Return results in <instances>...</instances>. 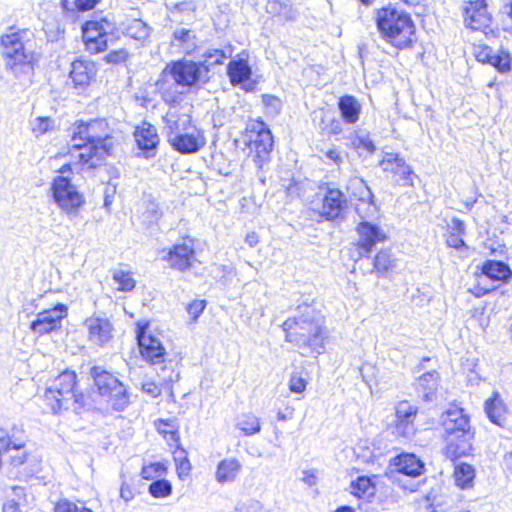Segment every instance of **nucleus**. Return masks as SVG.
<instances>
[{
	"label": "nucleus",
	"instance_id": "obj_1",
	"mask_svg": "<svg viewBox=\"0 0 512 512\" xmlns=\"http://www.w3.org/2000/svg\"><path fill=\"white\" fill-rule=\"evenodd\" d=\"M111 130L105 119H93L89 122L75 123L71 135V147L77 154L81 169H96L111 155Z\"/></svg>",
	"mask_w": 512,
	"mask_h": 512
},
{
	"label": "nucleus",
	"instance_id": "obj_2",
	"mask_svg": "<svg viewBox=\"0 0 512 512\" xmlns=\"http://www.w3.org/2000/svg\"><path fill=\"white\" fill-rule=\"evenodd\" d=\"M298 311V316L288 318L282 324L285 340L297 346L303 356L323 353V324L319 315L309 305L299 306Z\"/></svg>",
	"mask_w": 512,
	"mask_h": 512
},
{
	"label": "nucleus",
	"instance_id": "obj_3",
	"mask_svg": "<svg viewBox=\"0 0 512 512\" xmlns=\"http://www.w3.org/2000/svg\"><path fill=\"white\" fill-rule=\"evenodd\" d=\"M34 33L28 28L11 26L0 37L1 54L5 66L16 78L30 75L34 70L32 41Z\"/></svg>",
	"mask_w": 512,
	"mask_h": 512
},
{
	"label": "nucleus",
	"instance_id": "obj_4",
	"mask_svg": "<svg viewBox=\"0 0 512 512\" xmlns=\"http://www.w3.org/2000/svg\"><path fill=\"white\" fill-rule=\"evenodd\" d=\"M43 397L55 414L62 409L72 408L75 413L80 414L94 408L91 395L79 390L77 374L71 370H65L54 378L45 389Z\"/></svg>",
	"mask_w": 512,
	"mask_h": 512
},
{
	"label": "nucleus",
	"instance_id": "obj_5",
	"mask_svg": "<svg viewBox=\"0 0 512 512\" xmlns=\"http://www.w3.org/2000/svg\"><path fill=\"white\" fill-rule=\"evenodd\" d=\"M375 21L382 38L396 48L403 49L412 43L415 25L408 13L391 6L383 7L377 10Z\"/></svg>",
	"mask_w": 512,
	"mask_h": 512
},
{
	"label": "nucleus",
	"instance_id": "obj_6",
	"mask_svg": "<svg viewBox=\"0 0 512 512\" xmlns=\"http://www.w3.org/2000/svg\"><path fill=\"white\" fill-rule=\"evenodd\" d=\"M443 437L448 452L454 457L466 456L472 449L473 432L463 409H448L442 415Z\"/></svg>",
	"mask_w": 512,
	"mask_h": 512
},
{
	"label": "nucleus",
	"instance_id": "obj_7",
	"mask_svg": "<svg viewBox=\"0 0 512 512\" xmlns=\"http://www.w3.org/2000/svg\"><path fill=\"white\" fill-rule=\"evenodd\" d=\"M90 375L99 395L107 399L113 410L120 412L128 407L130 395L117 377L100 366L92 367Z\"/></svg>",
	"mask_w": 512,
	"mask_h": 512
},
{
	"label": "nucleus",
	"instance_id": "obj_8",
	"mask_svg": "<svg viewBox=\"0 0 512 512\" xmlns=\"http://www.w3.org/2000/svg\"><path fill=\"white\" fill-rule=\"evenodd\" d=\"M51 191L54 202L69 217L77 216L78 210L85 204L83 194L68 177L56 176L52 181Z\"/></svg>",
	"mask_w": 512,
	"mask_h": 512
},
{
	"label": "nucleus",
	"instance_id": "obj_9",
	"mask_svg": "<svg viewBox=\"0 0 512 512\" xmlns=\"http://www.w3.org/2000/svg\"><path fill=\"white\" fill-rule=\"evenodd\" d=\"M247 137L253 161L262 168L269 161L274 145L272 133L263 121H255L248 125Z\"/></svg>",
	"mask_w": 512,
	"mask_h": 512
},
{
	"label": "nucleus",
	"instance_id": "obj_10",
	"mask_svg": "<svg viewBox=\"0 0 512 512\" xmlns=\"http://www.w3.org/2000/svg\"><path fill=\"white\" fill-rule=\"evenodd\" d=\"M164 71L169 72L177 85L185 87L209 80L208 67L205 63L180 60L167 65Z\"/></svg>",
	"mask_w": 512,
	"mask_h": 512
},
{
	"label": "nucleus",
	"instance_id": "obj_11",
	"mask_svg": "<svg viewBox=\"0 0 512 512\" xmlns=\"http://www.w3.org/2000/svg\"><path fill=\"white\" fill-rule=\"evenodd\" d=\"M148 324H137L136 339L142 358L150 364H159L164 361L165 348L159 338L147 333Z\"/></svg>",
	"mask_w": 512,
	"mask_h": 512
},
{
	"label": "nucleus",
	"instance_id": "obj_12",
	"mask_svg": "<svg viewBox=\"0 0 512 512\" xmlns=\"http://www.w3.org/2000/svg\"><path fill=\"white\" fill-rule=\"evenodd\" d=\"M348 208L346 195L338 188L327 187L319 214L327 221H342Z\"/></svg>",
	"mask_w": 512,
	"mask_h": 512
},
{
	"label": "nucleus",
	"instance_id": "obj_13",
	"mask_svg": "<svg viewBox=\"0 0 512 512\" xmlns=\"http://www.w3.org/2000/svg\"><path fill=\"white\" fill-rule=\"evenodd\" d=\"M418 407L408 401H401L396 406V420L393 427V434L405 440H411L416 432L415 419Z\"/></svg>",
	"mask_w": 512,
	"mask_h": 512
},
{
	"label": "nucleus",
	"instance_id": "obj_14",
	"mask_svg": "<svg viewBox=\"0 0 512 512\" xmlns=\"http://www.w3.org/2000/svg\"><path fill=\"white\" fill-rule=\"evenodd\" d=\"M67 316V307L57 304L54 308L44 310L36 315L30 323V330L37 335H44L61 328L62 320Z\"/></svg>",
	"mask_w": 512,
	"mask_h": 512
},
{
	"label": "nucleus",
	"instance_id": "obj_15",
	"mask_svg": "<svg viewBox=\"0 0 512 512\" xmlns=\"http://www.w3.org/2000/svg\"><path fill=\"white\" fill-rule=\"evenodd\" d=\"M464 22L473 30H481L486 35L492 32L490 28L491 15L487 11L485 0H469L464 8Z\"/></svg>",
	"mask_w": 512,
	"mask_h": 512
},
{
	"label": "nucleus",
	"instance_id": "obj_16",
	"mask_svg": "<svg viewBox=\"0 0 512 512\" xmlns=\"http://www.w3.org/2000/svg\"><path fill=\"white\" fill-rule=\"evenodd\" d=\"M359 236L358 247L361 257H368L376 244L384 242L386 235L382 229L370 221H360L356 227Z\"/></svg>",
	"mask_w": 512,
	"mask_h": 512
},
{
	"label": "nucleus",
	"instance_id": "obj_17",
	"mask_svg": "<svg viewBox=\"0 0 512 512\" xmlns=\"http://www.w3.org/2000/svg\"><path fill=\"white\" fill-rule=\"evenodd\" d=\"M133 135L137 147L142 151L145 158L150 159L156 156L160 137L154 125L143 121L135 127Z\"/></svg>",
	"mask_w": 512,
	"mask_h": 512
},
{
	"label": "nucleus",
	"instance_id": "obj_18",
	"mask_svg": "<svg viewBox=\"0 0 512 512\" xmlns=\"http://www.w3.org/2000/svg\"><path fill=\"white\" fill-rule=\"evenodd\" d=\"M393 472L416 478L425 472L424 462L414 453H401L390 460Z\"/></svg>",
	"mask_w": 512,
	"mask_h": 512
},
{
	"label": "nucleus",
	"instance_id": "obj_19",
	"mask_svg": "<svg viewBox=\"0 0 512 512\" xmlns=\"http://www.w3.org/2000/svg\"><path fill=\"white\" fill-rule=\"evenodd\" d=\"M169 263L172 269L185 271L191 267L194 259V247L192 243L175 244L162 257Z\"/></svg>",
	"mask_w": 512,
	"mask_h": 512
},
{
	"label": "nucleus",
	"instance_id": "obj_20",
	"mask_svg": "<svg viewBox=\"0 0 512 512\" xmlns=\"http://www.w3.org/2000/svg\"><path fill=\"white\" fill-rule=\"evenodd\" d=\"M89 340L103 347L112 339L113 326L106 318L90 317L85 320Z\"/></svg>",
	"mask_w": 512,
	"mask_h": 512
},
{
	"label": "nucleus",
	"instance_id": "obj_21",
	"mask_svg": "<svg viewBox=\"0 0 512 512\" xmlns=\"http://www.w3.org/2000/svg\"><path fill=\"white\" fill-rule=\"evenodd\" d=\"M168 143L175 151L181 154H193L205 145V139L199 132L189 133L185 131L174 136Z\"/></svg>",
	"mask_w": 512,
	"mask_h": 512
},
{
	"label": "nucleus",
	"instance_id": "obj_22",
	"mask_svg": "<svg viewBox=\"0 0 512 512\" xmlns=\"http://www.w3.org/2000/svg\"><path fill=\"white\" fill-rule=\"evenodd\" d=\"M95 75V66L86 60H75L71 64L70 78L75 88L84 90Z\"/></svg>",
	"mask_w": 512,
	"mask_h": 512
},
{
	"label": "nucleus",
	"instance_id": "obj_23",
	"mask_svg": "<svg viewBox=\"0 0 512 512\" xmlns=\"http://www.w3.org/2000/svg\"><path fill=\"white\" fill-rule=\"evenodd\" d=\"M191 121L192 119L189 114H179L176 111L169 110L163 117L167 141H170L174 136L187 131L191 125Z\"/></svg>",
	"mask_w": 512,
	"mask_h": 512
},
{
	"label": "nucleus",
	"instance_id": "obj_24",
	"mask_svg": "<svg viewBox=\"0 0 512 512\" xmlns=\"http://www.w3.org/2000/svg\"><path fill=\"white\" fill-rule=\"evenodd\" d=\"M439 374L437 371L423 373L416 380V391L419 398L425 402H432L436 398L439 386Z\"/></svg>",
	"mask_w": 512,
	"mask_h": 512
},
{
	"label": "nucleus",
	"instance_id": "obj_25",
	"mask_svg": "<svg viewBox=\"0 0 512 512\" xmlns=\"http://www.w3.org/2000/svg\"><path fill=\"white\" fill-rule=\"evenodd\" d=\"M482 274L492 281L506 283L512 277V270L508 264L498 260H486L481 266Z\"/></svg>",
	"mask_w": 512,
	"mask_h": 512
},
{
	"label": "nucleus",
	"instance_id": "obj_26",
	"mask_svg": "<svg viewBox=\"0 0 512 512\" xmlns=\"http://www.w3.org/2000/svg\"><path fill=\"white\" fill-rule=\"evenodd\" d=\"M346 146L355 150L359 156H368L372 155L375 150V144L371 140L369 134L365 131H356L354 133H350L346 137Z\"/></svg>",
	"mask_w": 512,
	"mask_h": 512
},
{
	"label": "nucleus",
	"instance_id": "obj_27",
	"mask_svg": "<svg viewBox=\"0 0 512 512\" xmlns=\"http://www.w3.org/2000/svg\"><path fill=\"white\" fill-rule=\"evenodd\" d=\"M242 469L241 463L235 458H227L219 462L215 479L218 483L234 482Z\"/></svg>",
	"mask_w": 512,
	"mask_h": 512
},
{
	"label": "nucleus",
	"instance_id": "obj_28",
	"mask_svg": "<svg viewBox=\"0 0 512 512\" xmlns=\"http://www.w3.org/2000/svg\"><path fill=\"white\" fill-rule=\"evenodd\" d=\"M252 74L251 67L246 59L240 58L231 60L227 66V75L232 85H240L250 79Z\"/></svg>",
	"mask_w": 512,
	"mask_h": 512
},
{
	"label": "nucleus",
	"instance_id": "obj_29",
	"mask_svg": "<svg viewBox=\"0 0 512 512\" xmlns=\"http://www.w3.org/2000/svg\"><path fill=\"white\" fill-rule=\"evenodd\" d=\"M485 412L492 423L500 427L504 426L506 422V409L497 392H495L491 398L486 400Z\"/></svg>",
	"mask_w": 512,
	"mask_h": 512
},
{
	"label": "nucleus",
	"instance_id": "obj_30",
	"mask_svg": "<svg viewBox=\"0 0 512 512\" xmlns=\"http://www.w3.org/2000/svg\"><path fill=\"white\" fill-rule=\"evenodd\" d=\"M360 182L365 187V193L359 198L360 203L357 204L355 210L361 221H368V219L374 218L377 214V207L374 202V195L370 188L360 179Z\"/></svg>",
	"mask_w": 512,
	"mask_h": 512
},
{
	"label": "nucleus",
	"instance_id": "obj_31",
	"mask_svg": "<svg viewBox=\"0 0 512 512\" xmlns=\"http://www.w3.org/2000/svg\"><path fill=\"white\" fill-rule=\"evenodd\" d=\"M338 108L346 123L353 124L358 121L361 113V105L354 96H342L339 99Z\"/></svg>",
	"mask_w": 512,
	"mask_h": 512
},
{
	"label": "nucleus",
	"instance_id": "obj_32",
	"mask_svg": "<svg viewBox=\"0 0 512 512\" xmlns=\"http://www.w3.org/2000/svg\"><path fill=\"white\" fill-rule=\"evenodd\" d=\"M266 11L283 21L293 20L297 16L291 0H268Z\"/></svg>",
	"mask_w": 512,
	"mask_h": 512
},
{
	"label": "nucleus",
	"instance_id": "obj_33",
	"mask_svg": "<svg viewBox=\"0 0 512 512\" xmlns=\"http://www.w3.org/2000/svg\"><path fill=\"white\" fill-rule=\"evenodd\" d=\"M124 33L135 40L145 41L150 35V27L141 19H131L125 24Z\"/></svg>",
	"mask_w": 512,
	"mask_h": 512
},
{
	"label": "nucleus",
	"instance_id": "obj_34",
	"mask_svg": "<svg viewBox=\"0 0 512 512\" xmlns=\"http://www.w3.org/2000/svg\"><path fill=\"white\" fill-rule=\"evenodd\" d=\"M475 478V469L467 463H460L455 466L454 479L457 486L469 488L472 486Z\"/></svg>",
	"mask_w": 512,
	"mask_h": 512
},
{
	"label": "nucleus",
	"instance_id": "obj_35",
	"mask_svg": "<svg viewBox=\"0 0 512 512\" xmlns=\"http://www.w3.org/2000/svg\"><path fill=\"white\" fill-rule=\"evenodd\" d=\"M351 493L359 498L371 497L375 494V486L369 477L361 476L351 483Z\"/></svg>",
	"mask_w": 512,
	"mask_h": 512
},
{
	"label": "nucleus",
	"instance_id": "obj_36",
	"mask_svg": "<svg viewBox=\"0 0 512 512\" xmlns=\"http://www.w3.org/2000/svg\"><path fill=\"white\" fill-rule=\"evenodd\" d=\"M232 56V47L228 46L226 49H209L203 54L204 60L201 63H205L208 67L213 65L221 64L227 58Z\"/></svg>",
	"mask_w": 512,
	"mask_h": 512
},
{
	"label": "nucleus",
	"instance_id": "obj_37",
	"mask_svg": "<svg viewBox=\"0 0 512 512\" xmlns=\"http://www.w3.org/2000/svg\"><path fill=\"white\" fill-rule=\"evenodd\" d=\"M394 258L390 250H381L374 258V270L380 276H383L391 267L394 266Z\"/></svg>",
	"mask_w": 512,
	"mask_h": 512
},
{
	"label": "nucleus",
	"instance_id": "obj_38",
	"mask_svg": "<svg viewBox=\"0 0 512 512\" xmlns=\"http://www.w3.org/2000/svg\"><path fill=\"white\" fill-rule=\"evenodd\" d=\"M245 435H254L261 430V425L258 417L253 414L242 415L236 425Z\"/></svg>",
	"mask_w": 512,
	"mask_h": 512
},
{
	"label": "nucleus",
	"instance_id": "obj_39",
	"mask_svg": "<svg viewBox=\"0 0 512 512\" xmlns=\"http://www.w3.org/2000/svg\"><path fill=\"white\" fill-rule=\"evenodd\" d=\"M105 32L106 31L101 23L97 21L86 22L83 26V39L85 45L87 46Z\"/></svg>",
	"mask_w": 512,
	"mask_h": 512
},
{
	"label": "nucleus",
	"instance_id": "obj_40",
	"mask_svg": "<svg viewBox=\"0 0 512 512\" xmlns=\"http://www.w3.org/2000/svg\"><path fill=\"white\" fill-rule=\"evenodd\" d=\"M490 65L495 67L500 72H507L511 69V57L508 52L503 50L492 54Z\"/></svg>",
	"mask_w": 512,
	"mask_h": 512
},
{
	"label": "nucleus",
	"instance_id": "obj_41",
	"mask_svg": "<svg viewBox=\"0 0 512 512\" xmlns=\"http://www.w3.org/2000/svg\"><path fill=\"white\" fill-rule=\"evenodd\" d=\"M54 512H93L91 509L87 508L84 503H80V505L64 498L60 499L55 503Z\"/></svg>",
	"mask_w": 512,
	"mask_h": 512
},
{
	"label": "nucleus",
	"instance_id": "obj_42",
	"mask_svg": "<svg viewBox=\"0 0 512 512\" xmlns=\"http://www.w3.org/2000/svg\"><path fill=\"white\" fill-rule=\"evenodd\" d=\"M113 280L119 284V290L132 291L135 287V280L132 278L130 272L116 270L113 273Z\"/></svg>",
	"mask_w": 512,
	"mask_h": 512
},
{
	"label": "nucleus",
	"instance_id": "obj_43",
	"mask_svg": "<svg viewBox=\"0 0 512 512\" xmlns=\"http://www.w3.org/2000/svg\"><path fill=\"white\" fill-rule=\"evenodd\" d=\"M405 160L395 153H387L381 161V166L384 171L396 174L400 169V165L404 164Z\"/></svg>",
	"mask_w": 512,
	"mask_h": 512
},
{
	"label": "nucleus",
	"instance_id": "obj_44",
	"mask_svg": "<svg viewBox=\"0 0 512 512\" xmlns=\"http://www.w3.org/2000/svg\"><path fill=\"white\" fill-rule=\"evenodd\" d=\"M172 486L165 479L156 480L149 485V493L156 498L166 497L171 494Z\"/></svg>",
	"mask_w": 512,
	"mask_h": 512
},
{
	"label": "nucleus",
	"instance_id": "obj_45",
	"mask_svg": "<svg viewBox=\"0 0 512 512\" xmlns=\"http://www.w3.org/2000/svg\"><path fill=\"white\" fill-rule=\"evenodd\" d=\"M52 122L49 117H37L31 123L32 130L36 135H42L49 130Z\"/></svg>",
	"mask_w": 512,
	"mask_h": 512
},
{
	"label": "nucleus",
	"instance_id": "obj_46",
	"mask_svg": "<svg viewBox=\"0 0 512 512\" xmlns=\"http://www.w3.org/2000/svg\"><path fill=\"white\" fill-rule=\"evenodd\" d=\"M307 382L299 373H292L289 379V389L294 393H302Z\"/></svg>",
	"mask_w": 512,
	"mask_h": 512
},
{
	"label": "nucleus",
	"instance_id": "obj_47",
	"mask_svg": "<svg viewBox=\"0 0 512 512\" xmlns=\"http://www.w3.org/2000/svg\"><path fill=\"white\" fill-rule=\"evenodd\" d=\"M205 307V300H194L187 305L186 310L188 314L191 316L192 320L196 321L204 311Z\"/></svg>",
	"mask_w": 512,
	"mask_h": 512
},
{
	"label": "nucleus",
	"instance_id": "obj_48",
	"mask_svg": "<svg viewBox=\"0 0 512 512\" xmlns=\"http://www.w3.org/2000/svg\"><path fill=\"white\" fill-rule=\"evenodd\" d=\"M164 471L161 463H152L142 468L141 475L144 479H152L155 476H160Z\"/></svg>",
	"mask_w": 512,
	"mask_h": 512
},
{
	"label": "nucleus",
	"instance_id": "obj_49",
	"mask_svg": "<svg viewBox=\"0 0 512 512\" xmlns=\"http://www.w3.org/2000/svg\"><path fill=\"white\" fill-rule=\"evenodd\" d=\"M108 34L103 33L100 37L86 46L87 50L93 53H99L107 49Z\"/></svg>",
	"mask_w": 512,
	"mask_h": 512
},
{
	"label": "nucleus",
	"instance_id": "obj_50",
	"mask_svg": "<svg viewBox=\"0 0 512 512\" xmlns=\"http://www.w3.org/2000/svg\"><path fill=\"white\" fill-rule=\"evenodd\" d=\"M493 53V48L489 46H478L475 50V57L479 62L489 64V62H491V57Z\"/></svg>",
	"mask_w": 512,
	"mask_h": 512
},
{
	"label": "nucleus",
	"instance_id": "obj_51",
	"mask_svg": "<svg viewBox=\"0 0 512 512\" xmlns=\"http://www.w3.org/2000/svg\"><path fill=\"white\" fill-rule=\"evenodd\" d=\"M128 55L125 49L113 50L105 56V59L108 63L119 64L126 61Z\"/></svg>",
	"mask_w": 512,
	"mask_h": 512
},
{
	"label": "nucleus",
	"instance_id": "obj_52",
	"mask_svg": "<svg viewBox=\"0 0 512 512\" xmlns=\"http://www.w3.org/2000/svg\"><path fill=\"white\" fill-rule=\"evenodd\" d=\"M173 38L175 41L180 43H193L195 35L193 34L192 30L182 28L173 32Z\"/></svg>",
	"mask_w": 512,
	"mask_h": 512
},
{
	"label": "nucleus",
	"instance_id": "obj_53",
	"mask_svg": "<svg viewBox=\"0 0 512 512\" xmlns=\"http://www.w3.org/2000/svg\"><path fill=\"white\" fill-rule=\"evenodd\" d=\"M263 102L271 113L278 114L280 112L282 103L279 98L272 95H265L263 97Z\"/></svg>",
	"mask_w": 512,
	"mask_h": 512
},
{
	"label": "nucleus",
	"instance_id": "obj_54",
	"mask_svg": "<svg viewBox=\"0 0 512 512\" xmlns=\"http://www.w3.org/2000/svg\"><path fill=\"white\" fill-rule=\"evenodd\" d=\"M396 175H399L401 180H403V185H413V171L412 168L406 162L400 165V169L399 171H397Z\"/></svg>",
	"mask_w": 512,
	"mask_h": 512
},
{
	"label": "nucleus",
	"instance_id": "obj_55",
	"mask_svg": "<svg viewBox=\"0 0 512 512\" xmlns=\"http://www.w3.org/2000/svg\"><path fill=\"white\" fill-rule=\"evenodd\" d=\"M446 243L449 247L455 248V249H462L467 248L466 243L462 239V235H459V233L451 232L449 236L447 237Z\"/></svg>",
	"mask_w": 512,
	"mask_h": 512
},
{
	"label": "nucleus",
	"instance_id": "obj_56",
	"mask_svg": "<svg viewBox=\"0 0 512 512\" xmlns=\"http://www.w3.org/2000/svg\"><path fill=\"white\" fill-rule=\"evenodd\" d=\"M325 135H337L342 132V123L338 119H331L329 124L322 128Z\"/></svg>",
	"mask_w": 512,
	"mask_h": 512
},
{
	"label": "nucleus",
	"instance_id": "obj_57",
	"mask_svg": "<svg viewBox=\"0 0 512 512\" xmlns=\"http://www.w3.org/2000/svg\"><path fill=\"white\" fill-rule=\"evenodd\" d=\"M501 11L503 14H506L510 19V23L503 24V30L508 32L512 36V0H505Z\"/></svg>",
	"mask_w": 512,
	"mask_h": 512
},
{
	"label": "nucleus",
	"instance_id": "obj_58",
	"mask_svg": "<svg viewBox=\"0 0 512 512\" xmlns=\"http://www.w3.org/2000/svg\"><path fill=\"white\" fill-rule=\"evenodd\" d=\"M23 445L22 444H13V449H15L16 454L11 456V462L14 466H20L26 461V453L21 451Z\"/></svg>",
	"mask_w": 512,
	"mask_h": 512
},
{
	"label": "nucleus",
	"instance_id": "obj_59",
	"mask_svg": "<svg viewBox=\"0 0 512 512\" xmlns=\"http://www.w3.org/2000/svg\"><path fill=\"white\" fill-rule=\"evenodd\" d=\"M325 157L336 165L343 163V156L339 148L333 147L324 153Z\"/></svg>",
	"mask_w": 512,
	"mask_h": 512
},
{
	"label": "nucleus",
	"instance_id": "obj_60",
	"mask_svg": "<svg viewBox=\"0 0 512 512\" xmlns=\"http://www.w3.org/2000/svg\"><path fill=\"white\" fill-rule=\"evenodd\" d=\"M162 99L165 103L174 104L178 103L181 99V94L172 92L170 89L163 88L161 92Z\"/></svg>",
	"mask_w": 512,
	"mask_h": 512
},
{
	"label": "nucleus",
	"instance_id": "obj_61",
	"mask_svg": "<svg viewBox=\"0 0 512 512\" xmlns=\"http://www.w3.org/2000/svg\"><path fill=\"white\" fill-rule=\"evenodd\" d=\"M100 1L101 0H74V5L79 11H88L95 8Z\"/></svg>",
	"mask_w": 512,
	"mask_h": 512
},
{
	"label": "nucleus",
	"instance_id": "obj_62",
	"mask_svg": "<svg viewBox=\"0 0 512 512\" xmlns=\"http://www.w3.org/2000/svg\"><path fill=\"white\" fill-rule=\"evenodd\" d=\"M21 501H16V499L7 500L3 505V512H22Z\"/></svg>",
	"mask_w": 512,
	"mask_h": 512
},
{
	"label": "nucleus",
	"instance_id": "obj_63",
	"mask_svg": "<svg viewBox=\"0 0 512 512\" xmlns=\"http://www.w3.org/2000/svg\"><path fill=\"white\" fill-rule=\"evenodd\" d=\"M142 391L152 397H157L161 393V389L154 383L143 384Z\"/></svg>",
	"mask_w": 512,
	"mask_h": 512
},
{
	"label": "nucleus",
	"instance_id": "obj_64",
	"mask_svg": "<svg viewBox=\"0 0 512 512\" xmlns=\"http://www.w3.org/2000/svg\"><path fill=\"white\" fill-rule=\"evenodd\" d=\"M12 492L14 496L12 499H16V501H21L23 505L26 503L25 489L23 487L14 486L12 487Z\"/></svg>",
	"mask_w": 512,
	"mask_h": 512
}]
</instances>
